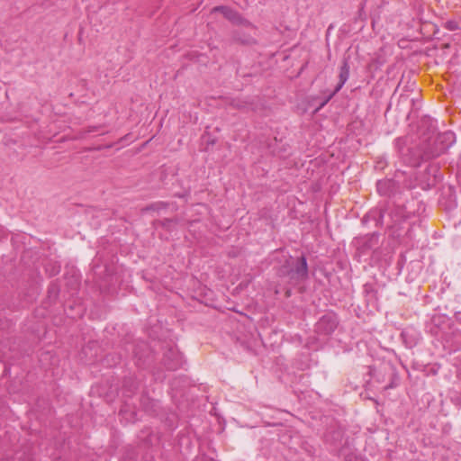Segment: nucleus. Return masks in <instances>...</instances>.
<instances>
[{
    "label": "nucleus",
    "mask_w": 461,
    "mask_h": 461,
    "mask_svg": "<svg viewBox=\"0 0 461 461\" xmlns=\"http://www.w3.org/2000/svg\"><path fill=\"white\" fill-rule=\"evenodd\" d=\"M213 12H221L224 17L228 20L231 21L234 23H242L247 27L252 26L251 23L247 19H243L239 13L236 11L226 7V6H216L212 9Z\"/></svg>",
    "instance_id": "nucleus-1"
},
{
    "label": "nucleus",
    "mask_w": 461,
    "mask_h": 461,
    "mask_svg": "<svg viewBox=\"0 0 461 461\" xmlns=\"http://www.w3.org/2000/svg\"><path fill=\"white\" fill-rule=\"evenodd\" d=\"M349 71H350L349 61H348V59L345 58L342 60V64L339 68V84L337 85L332 95H335L336 93H338L343 87V86L346 84V82L348 81V79L349 77Z\"/></svg>",
    "instance_id": "nucleus-2"
},
{
    "label": "nucleus",
    "mask_w": 461,
    "mask_h": 461,
    "mask_svg": "<svg viewBox=\"0 0 461 461\" xmlns=\"http://www.w3.org/2000/svg\"><path fill=\"white\" fill-rule=\"evenodd\" d=\"M390 214L394 222L393 227H396V225H399L402 221H405L411 217V212H408L404 206H396L392 210Z\"/></svg>",
    "instance_id": "nucleus-3"
},
{
    "label": "nucleus",
    "mask_w": 461,
    "mask_h": 461,
    "mask_svg": "<svg viewBox=\"0 0 461 461\" xmlns=\"http://www.w3.org/2000/svg\"><path fill=\"white\" fill-rule=\"evenodd\" d=\"M326 323L329 324V331L333 330L336 327L335 321H333L330 317L324 316L318 322V328L321 329Z\"/></svg>",
    "instance_id": "nucleus-4"
},
{
    "label": "nucleus",
    "mask_w": 461,
    "mask_h": 461,
    "mask_svg": "<svg viewBox=\"0 0 461 461\" xmlns=\"http://www.w3.org/2000/svg\"><path fill=\"white\" fill-rule=\"evenodd\" d=\"M438 140H440L441 141H447V145L446 148H448L455 142V136L453 132L446 131L438 136Z\"/></svg>",
    "instance_id": "nucleus-5"
},
{
    "label": "nucleus",
    "mask_w": 461,
    "mask_h": 461,
    "mask_svg": "<svg viewBox=\"0 0 461 461\" xmlns=\"http://www.w3.org/2000/svg\"><path fill=\"white\" fill-rule=\"evenodd\" d=\"M447 28H448L451 31H454L457 28V24L456 22H447Z\"/></svg>",
    "instance_id": "nucleus-6"
},
{
    "label": "nucleus",
    "mask_w": 461,
    "mask_h": 461,
    "mask_svg": "<svg viewBox=\"0 0 461 461\" xmlns=\"http://www.w3.org/2000/svg\"><path fill=\"white\" fill-rule=\"evenodd\" d=\"M302 267H303V274H306V272H307V263H306V259L304 258H302Z\"/></svg>",
    "instance_id": "nucleus-7"
},
{
    "label": "nucleus",
    "mask_w": 461,
    "mask_h": 461,
    "mask_svg": "<svg viewBox=\"0 0 461 461\" xmlns=\"http://www.w3.org/2000/svg\"><path fill=\"white\" fill-rule=\"evenodd\" d=\"M406 237H407L410 240H413L412 231H411V227H409V228H408L407 232H406Z\"/></svg>",
    "instance_id": "nucleus-8"
},
{
    "label": "nucleus",
    "mask_w": 461,
    "mask_h": 461,
    "mask_svg": "<svg viewBox=\"0 0 461 461\" xmlns=\"http://www.w3.org/2000/svg\"><path fill=\"white\" fill-rule=\"evenodd\" d=\"M169 368H176L177 366V364H167Z\"/></svg>",
    "instance_id": "nucleus-9"
},
{
    "label": "nucleus",
    "mask_w": 461,
    "mask_h": 461,
    "mask_svg": "<svg viewBox=\"0 0 461 461\" xmlns=\"http://www.w3.org/2000/svg\"><path fill=\"white\" fill-rule=\"evenodd\" d=\"M56 273H59V269L53 270V271L51 272V275H55Z\"/></svg>",
    "instance_id": "nucleus-10"
},
{
    "label": "nucleus",
    "mask_w": 461,
    "mask_h": 461,
    "mask_svg": "<svg viewBox=\"0 0 461 461\" xmlns=\"http://www.w3.org/2000/svg\"><path fill=\"white\" fill-rule=\"evenodd\" d=\"M381 185H382V183H381V182H378L377 186H378V190H379V191H380V188H381Z\"/></svg>",
    "instance_id": "nucleus-11"
}]
</instances>
